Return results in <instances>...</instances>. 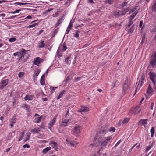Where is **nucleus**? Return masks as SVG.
<instances>
[{"instance_id": "nucleus-5", "label": "nucleus", "mask_w": 156, "mask_h": 156, "mask_svg": "<svg viewBox=\"0 0 156 156\" xmlns=\"http://www.w3.org/2000/svg\"><path fill=\"white\" fill-rule=\"evenodd\" d=\"M112 14L116 17H118L121 16H123L122 11L118 10H115L113 11Z\"/></svg>"}, {"instance_id": "nucleus-47", "label": "nucleus", "mask_w": 156, "mask_h": 156, "mask_svg": "<svg viewBox=\"0 0 156 156\" xmlns=\"http://www.w3.org/2000/svg\"><path fill=\"white\" fill-rule=\"evenodd\" d=\"M137 7L136 6V7H134V8H133V9H131L130 11L129 12V13H131V12H132L134 11H135V10L137 9Z\"/></svg>"}, {"instance_id": "nucleus-28", "label": "nucleus", "mask_w": 156, "mask_h": 156, "mask_svg": "<svg viewBox=\"0 0 156 156\" xmlns=\"http://www.w3.org/2000/svg\"><path fill=\"white\" fill-rule=\"evenodd\" d=\"M151 9L153 12H156V1L152 5Z\"/></svg>"}, {"instance_id": "nucleus-10", "label": "nucleus", "mask_w": 156, "mask_h": 156, "mask_svg": "<svg viewBox=\"0 0 156 156\" xmlns=\"http://www.w3.org/2000/svg\"><path fill=\"white\" fill-rule=\"evenodd\" d=\"M49 145H51V146L55 150L57 151L58 147V144L56 142L53 141H52L50 142V143H49Z\"/></svg>"}, {"instance_id": "nucleus-41", "label": "nucleus", "mask_w": 156, "mask_h": 156, "mask_svg": "<svg viewBox=\"0 0 156 156\" xmlns=\"http://www.w3.org/2000/svg\"><path fill=\"white\" fill-rule=\"evenodd\" d=\"M71 133L72 134L77 136L78 134L76 132L75 130L74 129H72L71 131Z\"/></svg>"}, {"instance_id": "nucleus-54", "label": "nucleus", "mask_w": 156, "mask_h": 156, "mask_svg": "<svg viewBox=\"0 0 156 156\" xmlns=\"http://www.w3.org/2000/svg\"><path fill=\"white\" fill-rule=\"evenodd\" d=\"M70 57H68L66 58L65 60V62L67 64H68L69 63V59Z\"/></svg>"}, {"instance_id": "nucleus-55", "label": "nucleus", "mask_w": 156, "mask_h": 156, "mask_svg": "<svg viewBox=\"0 0 156 156\" xmlns=\"http://www.w3.org/2000/svg\"><path fill=\"white\" fill-rule=\"evenodd\" d=\"M72 27L73 23H72V22L71 21L68 26V28H70V29H71Z\"/></svg>"}, {"instance_id": "nucleus-29", "label": "nucleus", "mask_w": 156, "mask_h": 156, "mask_svg": "<svg viewBox=\"0 0 156 156\" xmlns=\"http://www.w3.org/2000/svg\"><path fill=\"white\" fill-rule=\"evenodd\" d=\"M129 9H130L129 7H127L125 9L123 10L122 11V15H125L126 13L129 10Z\"/></svg>"}, {"instance_id": "nucleus-63", "label": "nucleus", "mask_w": 156, "mask_h": 156, "mask_svg": "<svg viewBox=\"0 0 156 156\" xmlns=\"http://www.w3.org/2000/svg\"><path fill=\"white\" fill-rule=\"evenodd\" d=\"M17 16V15L13 16L10 17H9L8 18V19H12L15 18V17H16Z\"/></svg>"}, {"instance_id": "nucleus-14", "label": "nucleus", "mask_w": 156, "mask_h": 156, "mask_svg": "<svg viewBox=\"0 0 156 156\" xmlns=\"http://www.w3.org/2000/svg\"><path fill=\"white\" fill-rule=\"evenodd\" d=\"M89 111V108L88 107L85 106H81V108L78 110V112H87Z\"/></svg>"}, {"instance_id": "nucleus-12", "label": "nucleus", "mask_w": 156, "mask_h": 156, "mask_svg": "<svg viewBox=\"0 0 156 156\" xmlns=\"http://www.w3.org/2000/svg\"><path fill=\"white\" fill-rule=\"evenodd\" d=\"M56 121V118L54 117L53 119L48 124V127L50 129L52 126L55 124Z\"/></svg>"}, {"instance_id": "nucleus-19", "label": "nucleus", "mask_w": 156, "mask_h": 156, "mask_svg": "<svg viewBox=\"0 0 156 156\" xmlns=\"http://www.w3.org/2000/svg\"><path fill=\"white\" fill-rule=\"evenodd\" d=\"M80 127L79 125H76L74 128V129L75 130L76 133L78 134L80 132Z\"/></svg>"}, {"instance_id": "nucleus-18", "label": "nucleus", "mask_w": 156, "mask_h": 156, "mask_svg": "<svg viewBox=\"0 0 156 156\" xmlns=\"http://www.w3.org/2000/svg\"><path fill=\"white\" fill-rule=\"evenodd\" d=\"M66 143L68 144H69L71 146L73 147H75V144L73 143L74 142L69 141L68 139H66Z\"/></svg>"}, {"instance_id": "nucleus-1", "label": "nucleus", "mask_w": 156, "mask_h": 156, "mask_svg": "<svg viewBox=\"0 0 156 156\" xmlns=\"http://www.w3.org/2000/svg\"><path fill=\"white\" fill-rule=\"evenodd\" d=\"M112 137L111 136L102 137L98 140V142L102 147H105L109 143L112 142Z\"/></svg>"}, {"instance_id": "nucleus-4", "label": "nucleus", "mask_w": 156, "mask_h": 156, "mask_svg": "<svg viewBox=\"0 0 156 156\" xmlns=\"http://www.w3.org/2000/svg\"><path fill=\"white\" fill-rule=\"evenodd\" d=\"M149 75L150 80L154 86H155L156 83V73L153 72L151 71L149 73Z\"/></svg>"}, {"instance_id": "nucleus-42", "label": "nucleus", "mask_w": 156, "mask_h": 156, "mask_svg": "<svg viewBox=\"0 0 156 156\" xmlns=\"http://www.w3.org/2000/svg\"><path fill=\"white\" fill-rule=\"evenodd\" d=\"M40 83L41 85H44L45 84V81H44V79L41 78Z\"/></svg>"}, {"instance_id": "nucleus-49", "label": "nucleus", "mask_w": 156, "mask_h": 156, "mask_svg": "<svg viewBox=\"0 0 156 156\" xmlns=\"http://www.w3.org/2000/svg\"><path fill=\"white\" fill-rule=\"evenodd\" d=\"M115 130V128L113 127H111L108 130L109 131H112L114 132Z\"/></svg>"}, {"instance_id": "nucleus-60", "label": "nucleus", "mask_w": 156, "mask_h": 156, "mask_svg": "<svg viewBox=\"0 0 156 156\" xmlns=\"http://www.w3.org/2000/svg\"><path fill=\"white\" fill-rule=\"evenodd\" d=\"M121 141V140H119V141H118L114 147V148H115L120 143Z\"/></svg>"}, {"instance_id": "nucleus-51", "label": "nucleus", "mask_w": 156, "mask_h": 156, "mask_svg": "<svg viewBox=\"0 0 156 156\" xmlns=\"http://www.w3.org/2000/svg\"><path fill=\"white\" fill-rule=\"evenodd\" d=\"M145 34H144V35H143V37L142 38V41H141V42L140 44H142L144 42L145 40Z\"/></svg>"}, {"instance_id": "nucleus-59", "label": "nucleus", "mask_w": 156, "mask_h": 156, "mask_svg": "<svg viewBox=\"0 0 156 156\" xmlns=\"http://www.w3.org/2000/svg\"><path fill=\"white\" fill-rule=\"evenodd\" d=\"M32 18V17L30 15H29L28 16H27V17H26L24 19L26 20H28V19H30Z\"/></svg>"}, {"instance_id": "nucleus-22", "label": "nucleus", "mask_w": 156, "mask_h": 156, "mask_svg": "<svg viewBox=\"0 0 156 156\" xmlns=\"http://www.w3.org/2000/svg\"><path fill=\"white\" fill-rule=\"evenodd\" d=\"M33 96L30 95H27L24 98V99L25 100H31L32 99Z\"/></svg>"}, {"instance_id": "nucleus-15", "label": "nucleus", "mask_w": 156, "mask_h": 156, "mask_svg": "<svg viewBox=\"0 0 156 156\" xmlns=\"http://www.w3.org/2000/svg\"><path fill=\"white\" fill-rule=\"evenodd\" d=\"M13 55L15 56H18L19 57V61H20L23 57V55L21 53V51H18L14 53Z\"/></svg>"}, {"instance_id": "nucleus-62", "label": "nucleus", "mask_w": 156, "mask_h": 156, "mask_svg": "<svg viewBox=\"0 0 156 156\" xmlns=\"http://www.w3.org/2000/svg\"><path fill=\"white\" fill-rule=\"evenodd\" d=\"M69 109L68 110V111L66 113V114L65 117H67V116L69 115Z\"/></svg>"}, {"instance_id": "nucleus-38", "label": "nucleus", "mask_w": 156, "mask_h": 156, "mask_svg": "<svg viewBox=\"0 0 156 156\" xmlns=\"http://www.w3.org/2000/svg\"><path fill=\"white\" fill-rule=\"evenodd\" d=\"M38 24L37 23H35L34 24H33L31 25H30L27 27L29 28H32L33 27H35L37 25H38Z\"/></svg>"}, {"instance_id": "nucleus-32", "label": "nucleus", "mask_w": 156, "mask_h": 156, "mask_svg": "<svg viewBox=\"0 0 156 156\" xmlns=\"http://www.w3.org/2000/svg\"><path fill=\"white\" fill-rule=\"evenodd\" d=\"M65 92V90H63L61 92H60L59 94V96L57 98V99H59L61 98L62 97L63 94H64Z\"/></svg>"}, {"instance_id": "nucleus-2", "label": "nucleus", "mask_w": 156, "mask_h": 156, "mask_svg": "<svg viewBox=\"0 0 156 156\" xmlns=\"http://www.w3.org/2000/svg\"><path fill=\"white\" fill-rule=\"evenodd\" d=\"M129 83L127 79L125 81L122 86V94L124 95L125 94L126 92H128L129 89Z\"/></svg>"}, {"instance_id": "nucleus-8", "label": "nucleus", "mask_w": 156, "mask_h": 156, "mask_svg": "<svg viewBox=\"0 0 156 156\" xmlns=\"http://www.w3.org/2000/svg\"><path fill=\"white\" fill-rule=\"evenodd\" d=\"M43 61L42 58L40 57H37L35 58L33 61V63L34 64L38 66L40 63L41 62Z\"/></svg>"}, {"instance_id": "nucleus-13", "label": "nucleus", "mask_w": 156, "mask_h": 156, "mask_svg": "<svg viewBox=\"0 0 156 156\" xmlns=\"http://www.w3.org/2000/svg\"><path fill=\"white\" fill-rule=\"evenodd\" d=\"M70 120V119H66L64 120V121H62L61 124V126L63 127H66L68 125V123Z\"/></svg>"}, {"instance_id": "nucleus-64", "label": "nucleus", "mask_w": 156, "mask_h": 156, "mask_svg": "<svg viewBox=\"0 0 156 156\" xmlns=\"http://www.w3.org/2000/svg\"><path fill=\"white\" fill-rule=\"evenodd\" d=\"M23 136H22L20 135V136L19 139L18 140V141H20L22 140Z\"/></svg>"}, {"instance_id": "nucleus-39", "label": "nucleus", "mask_w": 156, "mask_h": 156, "mask_svg": "<svg viewBox=\"0 0 156 156\" xmlns=\"http://www.w3.org/2000/svg\"><path fill=\"white\" fill-rule=\"evenodd\" d=\"M63 48L62 50L63 51H65L67 48V47H66V44L65 42H64L63 44Z\"/></svg>"}, {"instance_id": "nucleus-3", "label": "nucleus", "mask_w": 156, "mask_h": 156, "mask_svg": "<svg viewBox=\"0 0 156 156\" xmlns=\"http://www.w3.org/2000/svg\"><path fill=\"white\" fill-rule=\"evenodd\" d=\"M150 64L153 68H154L155 66H156V51L151 56L150 62Z\"/></svg>"}, {"instance_id": "nucleus-58", "label": "nucleus", "mask_w": 156, "mask_h": 156, "mask_svg": "<svg viewBox=\"0 0 156 156\" xmlns=\"http://www.w3.org/2000/svg\"><path fill=\"white\" fill-rule=\"evenodd\" d=\"M15 4L18 5H24L27 4L26 3H20L19 2H16Z\"/></svg>"}, {"instance_id": "nucleus-61", "label": "nucleus", "mask_w": 156, "mask_h": 156, "mask_svg": "<svg viewBox=\"0 0 156 156\" xmlns=\"http://www.w3.org/2000/svg\"><path fill=\"white\" fill-rule=\"evenodd\" d=\"M70 28H69L67 27L65 34H68L69 33L70 31Z\"/></svg>"}, {"instance_id": "nucleus-7", "label": "nucleus", "mask_w": 156, "mask_h": 156, "mask_svg": "<svg viewBox=\"0 0 156 156\" xmlns=\"http://www.w3.org/2000/svg\"><path fill=\"white\" fill-rule=\"evenodd\" d=\"M154 90L156 91V87L155 86L154 87H153L152 89L151 85H149L147 93L149 94H151V95L153 94L152 93L154 92Z\"/></svg>"}, {"instance_id": "nucleus-36", "label": "nucleus", "mask_w": 156, "mask_h": 156, "mask_svg": "<svg viewBox=\"0 0 156 156\" xmlns=\"http://www.w3.org/2000/svg\"><path fill=\"white\" fill-rule=\"evenodd\" d=\"M80 32L79 31L77 30L76 31L75 34L74 35L75 37L79 38V33Z\"/></svg>"}, {"instance_id": "nucleus-57", "label": "nucleus", "mask_w": 156, "mask_h": 156, "mask_svg": "<svg viewBox=\"0 0 156 156\" xmlns=\"http://www.w3.org/2000/svg\"><path fill=\"white\" fill-rule=\"evenodd\" d=\"M23 147L24 148H25L26 147L27 148H29L30 147V146L28 144H26L23 145Z\"/></svg>"}, {"instance_id": "nucleus-16", "label": "nucleus", "mask_w": 156, "mask_h": 156, "mask_svg": "<svg viewBox=\"0 0 156 156\" xmlns=\"http://www.w3.org/2000/svg\"><path fill=\"white\" fill-rule=\"evenodd\" d=\"M148 120L147 119H142L140 120L139 123L142 125H146L147 124V122Z\"/></svg>"}, {"instance_id": "nucleus-53", "label": "nucleus", "mask_w": 156, "mask_h": 156, "mask_svg": "<svg viewBox=\"0 0 156 156\" xmlns=\"http://www.w3.org/2000/svg\"><path fill=\"white\" fill-rule=\"evenodd\" d=\"M57 88V87H52L51 86L50 87V89L52 91V92H53L55 90V89H56Z\"/></svg>"}, {"instance_id": "nucleus-17", "label": "nucleus", "mask_w": 156, "mask_h": 156, "mask_svg": "<svg viewBox=\"0 0 156 156\" xmlns=\"http://www.w3.org/2000/svg\"><path fill=\"white\" fill-rule=\"evenodd\" d=\"M64 20L63 16H62L61 18H60L58 20V22L55 24V27H57L60 24H61L62 22H63Z\"/></svg>"}, {"instance_id": "nucleus-24", "label": "nucleus", "mask_w": 156, "mask_h": 156, "mask_svg": "<svg viewBox=\"0 0 156 156\" xmlns=\"http://www.w3.org/2000/svg\"><path fill=\"white\" fill-rule=\"evenodd\" d=\"M40 71L39 70H38L37 71L36 73L35 74H33V79L34 80H37V76L39 74Z\"/></svg>"}, {"instance_id": "nucleus-43", "label": "nucleus", "mask_w": 156, "mask_h": 156, "mask_svg": "<svg viewBox=\"0 0 156 156\" xmlns=\"http://www.w3.org/2000/svg\"><path fill=\"white\" fill-rule=\"evenodd\" d=\"M24 72H20L18 74V76L20 78H22L24 75Z\"/></svg>"}, {"instance_id": "nucleus-48", "label": "nucleus", "mask_w": 156, "mask_h": 156, "mask_svg": "<svg viewBox=\"0 0 156 156\" xmlns=\"http://www.w3.org/2000/svg\"><path fill=\"white\" fill-rule=\"evenodd\" d=\"M69 79H70V76H68L66 77V78L65 80H64V81H65V82L66 84H67L68 83V81L69 80Z\"/></svg>"}, {"instance_id": "nucleus-23", "label": "nucleus", "mask_w": 156, "mask_h": 156, "mask_svg": "<svg viewBox=\"0 0 156 156\" xmlns=\"http://www.w3.org/2000/svg\"><path fill=\"white\" fill-rule=\"evenodd\" d=\"M114 0H105V4L109 5H111L113 4Z\"/></svg>"}, {"instance_id": "nucleus-9", "label": "nucleus", "mask_w": 156, "mask_h": 156, "mask_svg": "<svg viewBox=\"0 0 156 156\" xmlns=\"http://www.w3.org/2000/svg\"><path fill=\"white\" fill-rule=\"evenodd\" d=\"M141 110V108L140 106H137L135 107L133 110V113L135 115H137L139 114Z\"/></svg>"}, {"instance_id": "nucleus-21", "label": "nucleus", "mask_w": 156, "mask_h": 156, "mask_svg": "<svg viewBox=\"0 0 156 156\" xmlns=\"http://www.w3.org/2000/svg\"><path fill=\"white\" fill-rule=\"evenodd\" d=\"M43 118V117L40 116L35 119L34 120V122L36 123H39L41 120V119Z\"/></svg>"}, {"instance_id": "nucleus-25", "label": "nucleus", "mask_w": 156, "mask_h": 156, "mask_svg": "<svg viewBox=\"0 0 156 156\" xmlns=\"http://www.w3.org/2000/svg\"><path fill=\"white\" fill-rule=\"evenodd\" d=\"M128 1H127V0H126L124 1V2H122L121 5V6L122 7H124L125 6H127L128 5Z\"/></svg>"}, {"instance_id": "nucleus-27", "label": "nucleus", "mask_w": 156, "mask_h": 156, "mask_svg": "<svg viewBox=\"0 0 156 156\" xmlns=\"http://www.w3.org/2000/svg\"><path fill=\"white\" fill-rule=\"evenodd\" d=\"M154 127H152L150 130V133H151V137H153L154 136Z\"/></svg>"}, {"instance_id": "nucleus-31", "label": "nucleus", "mask_w": 156, "mask_h": 156, "mask_svg": "<svg viewBox=\"0 0 156 156\" xmlns=\"http://www.w3.org/2000/svg\"><path fill=\"white\" fill-rule=\"evenodd\" d=\"M45 44L43 41H41L39 43L38 47L39 48H42L44 47Z\"/></svg>"}, {"instance_id": "nucleus-11", "label": "nucleus", "mask_w": 156, "mask_h": 156, "mask_svg": "<svg viewBox=\"0 0 156 156\" xmlns=\"http://www.w3.org/2000/svg\"><path fill=\"white\" fill-rule=\"evenodd\" d=\"M155 21L154 22V26L150 27V31L151 32H156V16L155 17Z\"/></svg>"}, {"instance_id": "nucleus-20", "label": "nucleus", "mask_w": 156, "mask_h": 156, "mask_svg": "<svg viewBox=\"0 0 156 156\" xmlns=\"http://www.w3.org/2000/svg\"><path fill=\"white\" fill-rule=\"evenodd\" d=\"M51 149V147H47L43 150L42 151V153L44 154H46L49 150H50Z\"/></svg>"}, {"instance_id": "nucleus-34", "label": "nucleus", "mask_w": 156, "mask_h": 156, "mask_svg": "<svg viewBox=\"0 0 156 156\" xmlns=\"http://www.w3.org/2000/svg\"><path fill=\"white\" fill-rule=\"evenodd\" d=\"M138 13V12L137 11H135L130 16V17L132 18V19H133Z\"/></svg>"}, {"instance_id": "nucleus-44", "label": "nucleus", "mask_w": 156, "mask_h": 156, "mask_svg": "<svg viewBox=\"0 0 156 156\" xmlns=\"http://www.w3.org/2000/svg\"><path fill=\"white\" fill-rule=\"evenodd\" d=\"M129 119L128 118H126L124 119L122 121V123L124 124L127 123L129 121Z\"/></svg>"}, {"instance_id": "nucleus-26", "label": "nucleus", "mask_w": 156, "mask_h": 156, "mask_svg": "<svg viewBox=\"0 0 156 156\" xmlns=\"http://www.w3.org/2000/svg\"><path fill=\"white\" fill-rule=\"evenodd\" d=\"M40 131V129L39 128L38 129H36L35 128L33 129H32L31 130V132L32 133H38Z\"/></svg>"}, {"instance_id": "nucleus-40", "label": "nucleus", "mask_w": 156, "mask_h": 156, "mask_svg": "<svg viewBox=\"0 0 156 156\" xmlns=\"http://www.w3.org/2000/svg\"><path fill=\"white\" fill-rule=\"evenodd\" d=\"M58 29H55L54 31L53 32L52 35H51V37H54L55 35L56 34L58 33Z\"/></svg>"}, {"instance_id": "nucleus-33", "label": "nucleus", "mask_w": 156, "mask_h": 156, "mask_svg": "<svg viewBox=\"0 0 156 156\" xmlns=\"http://www.w3.org/2000/svg\"><path fill=\"white\" fill-rule=\"evenodd\" d=\"M16 119L15 117H13L10 120V122L11 123L14 124L16 122Z\"/></svg>"}, {"instance_id": "nucleus-37", "label": "nucleus", "mask_w": 156, "mask_h": 156, "mask_svg": "<svg viewBox=\"0 0 156 156\" xmlns=\"http://www.w3.org/2000/svg\"><path fill=\"white\" fill-rule=\"evenodd\" d=\"M144 80V78L143 77V76H142L141 79H140L139 82V83H140V87H141L142 86V84L143 83Z\"/></svg>"}, {"instance_id": "nucleus-56", "label": "nucleus", "mask_w": 156, "mask_h": 156, "mask_svg": "<svg viewBox=\"0 0 156 156\" xmlns=\"http://www.w3.org/2000/svg\"><path fill=\"white\" fill-rule=\"evenodd\" d=\"M133 29L130 28L128 30V32L130 34H131L133 32Z\"/></svg>"}, {"instance_id": "nucleus-6", "label": "nucleus", "mask_w": 156, "mask_h": 156, "mask_svg": "<svg viewBox=\"0 0 156 156\" xmlns=\"http://www.w3.org/2000/svg\"><path fill=\"white\" fill-rule=\"evenodd\" d=\"M8 83L9 80L8 79L2 80L1 82V85L0 87V89H3L8 84Z\"/></svg>"}, {"instance_id": "nucleus-50", "label": "nucleus", "mask_w": 156, "mask_h": 156, "mask_svg": "<svg viewBox=\"0 0 156 156\" xmlns=\"http://www.w3.org/2000/svg\"><path fill=\"white\" fill-rule=\"evenodd\" d=\"M16 40V38H10L9 39V41L10 42H12L15 41Z\"/></svg>"}, {"instance_id": "nucleus-45", "label": "nucleus", "mask_w": 156, "mask_h": 156, "mask_svg": "<svg viewBox=\"0 0 156 156\" xmlns=\"http://www.w3.org/2000/svg\"><path fill=\"white\" fill-rule=\"evenodd\" d=\"M82 77H78L75 78L74 82H76V81H78L80 80L81 79Z\"/></svg>"}, {"instance_id": "nucleus-46", "label": "nucleus", "mask_w": 156, "mask_h": 156, "mask_svg": "<svg viewBox=\"0 0 156 156\" xmlns=\"http://www.w3.org/2000/svg\"><path fill=\"white\" fill-rule=\"evenodd\" d=\"M57 56L59 58L62 57V53L59 52L58 50L57 51Z\"/></svg>"}, {"instance_id": "nucleus-52", "label": "nucleus", "mask_w": 156, "mask_h": 156, "mask_svg": "<svg viewBox=\"0 0 156 156\" xmlns=\"http://www.w3.org/2000/svg\"><path fill=\"white\" fill-rule=\"evenodd\" d=\"M132 19H132V18L129 19V24L128 25L129 26H130L133 23V22L132 21Z\"/></svg>"}, {"instance_id": "nucleus-30", "label": "nucleus", "mask_w": 156, "mask_h": 156, "mask_svg": "<svg viewBox=\"0 0 156 156\" xmlns=\"http://www.w3.org/2000/svg\"><path fill=\"white\" fill-rule=\"evenodd\" d=\"M154 144V143H152L151 145H150L149 146H147L146 148L145 152H146L148 151L153 147Z\"/></svg>"}, {"instance_id": "nucleus-35", "label": "nucleus", "mask_w": 156, "mask_h": 156, "mask_svg": "<svg viewBox=\"0 0 156 156\" xmlns=\"http://www.w3.org/2000/svg\"><path fill=\"white\" fill-rule=\"evenodd\" d=\"M28 50H26L25 49H22V50L21 51V53L23 55V58L24 56V55L27 54V52L28 51Z\"/></svg>"}]
</instances>
